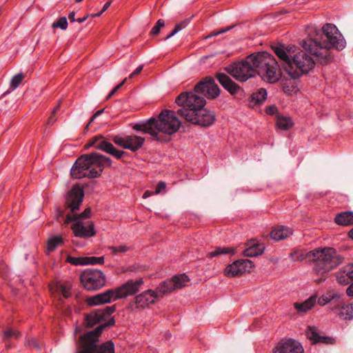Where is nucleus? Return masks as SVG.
Returning a JSON list of instances; mask_svg holds the SVG:
<instances>
[{
	"label": "nucleus",
	"instance_id": "1",
	"mask_svg": "<svg viewBox=\"0 0 353 353\" xmlns=\"http://www.w3.org/2000/svg\"><path fill=\"white\" fill-rule=\"evenodd\" d=\"M306 32L308 37L301 44L304 50L294 53L292 47L285 48L283 45L272 48L283 70L291 79H282L281 82L283 91L288 95H292L297 91V85L292 80L309 73L316 62L322 65L331 62V48L342 50L345 47V40L334 24L326 23L321 29L310 26Z\"/></svg>",
	"mask_w": 353,
	"mask_h": 353
},
{
	"label": "nucleus",
	"instance_id": "2",
	"mask_svg": "<svg viewBox=\"0 0 353 353\" xmlns=\"http://www.w3.org/2000/svg\"><path fill=\"white\" fill-rule=\"evenodd\" d=\"M175 103L179 107L176 111L163 110L158 116L135 123L132 129L149 134L151 141L166 143L181 126L176 114L192 124L199 125V82L195 83L192 91L180 93L175 99Z\"/></svg>",
	"mask_w": 353,
	"mask_h": 353
},
{
	"label": "nucleus",
	"instance_id": "3",
	"mask_svg": "<svg viewBox=\"0 0 353 353\" xmlns=\"http://www.w3.org/2000/svg\"><path fill=\"white\" fill-rule=\"evenodd\" d=\"M224 69L241 82L246 81L256 74L270 83L277 82L281 77L278 62L272 54L266 52L250 54L245 59L234 62Z\"/></svg>",
	"mask_w": 353,
	"mask_h": 353
},
{
	"label": "nucleus",
	"instance_id": "4",
	"mask_svg": "<svg viewBox=\"0 0 353 353\" xmlns=\"http://www.w3.org/2000/svg\"><path fill=\"white\" fill-rule=\"evenodd\" d=\"M112 160L110 157L94 152L82 154L77 159L70 169L72 179H95L99 177L105 167H111Z\"/></svg>",
	"mask_w": 353,
	"mask_h": 353
},
{
	"label": "nucleus",
	"instance_id": "5",
	"mask_svg": "<svg viewBox=\"0 0 353 353\" xmlns=\"http://www.w3.org/2000/svg\"><path fill=\"white\" fill-rule=\"evenodd\" d=\"M115 325L114 317L101 324L94 330L86 332L79 338V348L76 353H114V344L112 340L99 344V338L103 331Z\"/></svg>",
	"mask_w": 353,
	"mask_h": 353
},
{
	"label": "nucleus",
	"instance_id": "6",
	"mask_svg": "<svg viewBox=\"0 0 353 353\" xmlns=\"http://www.w3.org/2000/svg\"><path fill=\"white\" fill-rule=\"evenodd\" d=\"M311 265L314 274L323 276L342 263L343 258L332 248H317L312 250Z\"/></svg>",
	"mask_w": 353,
	"mask_h": 353
},
{
	"label": "nucleus",
	"instance_id": "7",
	"mask_svg": "<svg viewBox=\"0 0 353 353\" xmlns=\"http://www.w3.org/2000/svg\"><path fill=\"white\" fill-rule=\"evenodd\" d=\"M83 198L84 190L79 185H73L71 190L68 192L65 196V209H69L73 214H68L65 216L64 221L65 224H69L73 221H78L81 219H85L90 216L91 209L90 208H85L83 212L79 214H74L76 211L79 210Z\"/></svg>",
	"mask_w": 353,
	"mask_h": 353
},
{
	"label": "nucleus",
	"instance_id": "8",
	"mask_svg": "<svg viewBox=\"0 0 353 353\" xmlns=\"http://www.w3.org/2000/svg\"><path fill=\"white\" fill-rule=\"evenodd\" d=\"M80 281L87 290L96 291L105 285V276L102 271L89 268L81 273Z\"/></svg>",
	"mask_w": 353,
	"mask_h": 353
},
{
	"label": "nucleus",
	"instance_id": "9",
	"mask_svg": "<svg viewBox=\"0 0 353 353\" xmlns=\"http://www.w3.org/2000/svg\"><path fill=\"white\" fill-rule=\"evenodd\" d=\"M91 147H94L97 150L110 154L117 159H121L125 154H126V152L123 150H117L102 135H97L90 139L89 141L84 145V149L87 150Z\"/></svg>",
	"mask_w": 353,
	"mask_h": 353
},
{
	"label": "nucleus",
	"instance_id": "10",
	"mask_svg": "<svg viewBox=\"0 0 353 353\" xmlns=\"http://www.w3.org/2000/svg\"><path fill=\"white\" fill-rule=\"evenodd\" d=\"M189 281L188 276L185 274H180L173 276L170 279H167L161 282L155 291L160 297L165 294L172 292L175 289L181 288L185 286V283Z\"/></svg>",
	"mask_w": 353,
	"mask_h": 353
},
{
	"label": "nucleus",
	"instance_id": "11",
	"mask_svg": "<svg viewBox=\"0 0 353 353\" xmlns=\"http://www.w3.org/2000/svg\"><path fill=\"white\" fill-rule=\"evenodd\" d=\"M143 284V280L140 278L136 281L128 280L121 286L113 289L114 300L125 299L128 296H133L139 292L140 287Z\"/></svg>",
	"mask_w": 353,
	"mask_h": 353
},
{
	"label": "nucleus",
	"instance_id": "12",
	"mask_svg": "<svg viewBox=\"0 0 353 353\" xmlns=\"http://www.w3.org/2000/svg\"><path fill=\"white\" fill-rule=\"evenodd\" d=\"M159 296L155 290H148L137 295L134 301L130 302L128 309L135 310L138 308H145L150 304H153Z\"/></svg>",
	"mask_w": 353,
	"mask_h": 353
},
{
	"label": "nucleus",
	"instance_id": "13",
	"mask_svg": "<svg viewBox=\"0 0 353 353\" xmlns=\"http://www.w3.org/2000/svg\"><path fill=\"white\" fill-rule=\"evenodd\" d=\"M253 266L252 261L249 259H239L228 265L224 270V274L228 277H234L250 272Z\"/></svg>",
	"mask_w": 353,
	"mask_h": 353
},
{
	"label": "nucleus",
	"instance_id": "14",
	"mask_svg": "<svg viewBox=\"0 0 353 353\" xmlns=\"http://www.w3.org/2000/svg\"><path fill=\"white\" fill-rule=\"evenodd\" d=\"M200 93L207 99L213 100L220 95L221 90L212 77H207L200 81Z\"/></svg>",
	"mask_w": 353,
	"mask_h": 353
},
{
	"label": "nucleus",
	"instance_id": "15",
	"mask_svg": "<svg viewBox=\"0 0 353 353\" xmlns=\"http://www.w3.org/2000/svg\"><path fill=\"white\" fill-rule=\"evenodd\" d=\"M274 353H304L301 344L292 339L279 343L275 347Z\"/></svg>",
	"mask_w": 353,
	"mask_h": 353
},
{
	"label": "nucleus",
	"instance_id": "16",
	"mask_svg": "<svg viewBox=\"0 0 353 353\" xmlns=\"http://www.w3.org/2000/svg\"><path fill=\"white\" fill-rule=\"evenodd\" d=\"M114 300V292L113 289H110L105 292L97 294L94 296L88 297L85 300L87 304L90 306L99 305L109 303Z\"/></svg>",
	"mask_w": 353,
	"mask_h": 353
},
{
	"label": "nucleus",
	"instance_id": "17",
	"mask_svg": "<svg viewBox=\"0 0 353 353\" xmlns=\"http://www.w3.org/2000/svg\"><path fill=\"white\" fill-rule=\"evenodd\" d=\"M72 230L75 236L83 239H88L96 234L92 222L89 223L88 226H85L82 222L77 221L72 225Z\"/></svg>",
	"mask_w": 353,
	"mask_h": 353
},
{
	"label": "nucleus",
	"instance_id": "18",
	"mask_svg": "<svg viewBox=\"0 0 353 353\" xmlns=\"http://www.w3.org/2000/svg\"><path fill=\"white\" fill-rule=\"evenodd\" d=\"M305 335L312 343H325L333 344L335 342L334 339L330 336H322L318 332V329L315 327L308 326L305 331Z\"/></svg>",
	"mask_w": 353,
	"mask_h": 353
},
{
	"label": "nucleus",
	"instance_id": "19",
	"mask_svg": "<svg viewBox=\"0 0 353 353\" xmlns=\"http://www.w3.org/2000/svg\"><path fill=\"white\" fill-rule=\"evenodd\" d=\"M219 83L231 94L234 95L240 90V86L223 72H217L215 75Z\"/></svg>",
	"mask_w": 353,
	"mask_h": 353
},
{
	"label": "nucleus",
	"instance_id": "20",
	"mask_svg": "<svg viewBox=\"0 0 353 353\" xmlns=\"http://www.w3.org/2000/svg\"><path fill=\"white\" fill-rule=\"evenodd\" d=\"M331 302L335 303L336 305H341L343 303V295L332 290L327 291L318 299V304L321 306H324Z\"/></svg>",
	"mask_w": 353,
	"mask_h": 353
},
{
	"label": "nucleus",
	"instance_id": "21",
	"mask_svg": "<svg viewBox=\"0 0 353 353\" xmlns=\"http://www.w3.org/2000/svg\"><path fill=\"white\" fill-rule=\"evenodd\" d=\"M336 280L339 283L346 285L353 281V264L343 266L336 272Z\"/></svg>",
	"mask_w": 353,
	"mask_h": 353
},
{
	"label": "nucleus",
	"instance_id": "22",
	"mask_svg": "<svg viewBox=\"0 0 353 353\" xmlns=\"http://www.w3.org/2000/svg\"><path fill=\"white\" fill-rule=\"evenodd\" d=\"M248 248L243 252V254L247 257H254L262 254L265 250L263 243H259L254 240L250 241L247 244Z\"/></svg>",
	"mask_w": 353,
	"mask_h": 353
},
{
	"label": "nucleus",
	"instance_id": "23",
	"mask_svg": "<svg viewBox=\"0 0 353 353\" xmlns=\"http://www.w3.org/2000/svg\"><path fill=\"white\" fill-rule=\"evenodd\" d=\"M101 310H93L90 313L84 314V322L86 327H92L95 325L104 321L103 315Z\"/></svg>",
	"mask_w": 353,
	"mask_h": 353
},
{
	"label": "nucleus",
	"instance_id": "24",
	"mask_svg": "<svg viewBox=\"0 0 353 353\" xmlns=\"http://www.w3.org/2000/svg\"><path fill=\"white\" fill-rule=\"evenodd\" d=\"M332 310H339L338 316L343 320L353 319V303L345 305L344 302L340 305H336Z\"/></svg>",
	"mask_w": 353,
	"mask_h": 353
},
{
	"label": "nucleus",
	"instance_id": "25",
	"mask_svg": "<svg viewBox=\"0 0 353 353\" xmlns=\"http://www.w3.org/2000/svg\"><path fill=\"white\" fill-rule=\"evenodd\" d=\"M292 234L291 228L281 225L275 228L270 232V236L275 241H281L286 239Z\"/></svg>",
	"mask_w": 353,
	"mask_h": 353
},
{
	"label": "nucleus",
	"instance_id": "26",
	"mask_svg": "<svg viewBox=\"0 0 353 353\" xmlns=\"http://www.w3.org/2000/svg\"><path fill=\"white\" fill-rule=\"evenodd\" d=\"M316 299L317 296L316 294L312 295L302 303H294V307L299 313L306 312L315 305Z\"/></svg>",
	"mask_w": 353,
	"mask_h": 353
},
{
	"label": "nucleus",
	"instance_id": "27",
	"mask_svg": "<svg viewBox=\"0 0 353 353\" xmlns=\"http://www.w3.org/2000/svg\"><path fill=\"white\" fill-rule=\"evenodd\" d=\"M334 221L339 225L348 226L353 225V212L345 211L338 213L335 216Z\"/></svg>",
	"mask_w": 353,
	"mask_h": 353
},
{
	"label": "nucleus",
	"instance_id": "28",
	"mask_svg": "<svg viewBox=\"0 0 353 353\" xmlns=\"http://www.w3.org/2000/svg\"><path fill=\"white\" fill-rule=\"evenodd\" d=\"M314 255L312 250L304 252L301 250L294 249L291 253L289 254V258L292 259V261H302L305 259H307L310 262H311L312 256Z\"/></svg>",
	"mask_w": 353,
	"mask_h": 353
},
{
	"label": "nucleus",
	"instance_id": "29",
	"mask_svg": "<svg viewBox=\"0 0 353 353\" xmlns=\"http://www.w3.org/2000/svg\"><path fill=\"white\" fill-rule=\"evenodd\" d=\"M294 125V122L290 117L277 115L276 126L282 130H288Z\"/></svg>",
	"mask_w": 353,
	"mask_h": 353
},
{
	"label": "nucleus",
	"instance_id": "30",
	"mask_svg": "<svg viewBox=\"0 0 353 353\" xmlns=\"http://www.w3.org/2000/svg\"><path fill=\"white\" fill-rule=\"evenodd\" d=\"M216 119L215 114L210 110L203 112L200 117V126L208 127L212 125Z\"/></svg>",
	"mask_w": 353,
	"mask_h": 353
},
{
	"label": "nucleus",
	"instance_id": "31",
	"mask_svg": "<svg viewBox=\"0 0 353 353\" xmlns=\"http://www.w3.org/2000/svg\"><path fill=\"white\" fill-rule=\"evenodd\" d=\"M127 138L131 139L129 141V144L132 147H136L135 149H128L132 152H137L143 146L145 142V138L137 135H127Z\"/></svg>",
	"mask_w": 353,
	"mask_h": 353
},
{
	"label": "nucleus",
	"instance_id": "32",
	"mask_svg": "<svg viewBox=\"0 0 353 353\" xmlns=\"http://www.w3.org/2000/svg\"><path fill=\"white\" fill-rule=\"evenodd\" d=\"M131 140L127 138V136L123 137L122 135L118 134L112 137V141L124 149H135L136 147H132L129 144V141Z\"/></svg>",
	"mask_w": 353,
	"mask_h": 353
},
{
	"label": "nucleus",
	"instance_id": "33",
	"mask_svg": "<svg viewBox=\"0 0 353 353\" xmlns=\"http://www.w3.org/2000/svg\"><path fill=\"white\" fill-rule=\"evenodd\" d=\"M63 243V238L59 236H53L50 237L47 242V251L53 252L59 245Z\"/></svg>",
	"mask_w": 353,
	"mask_h": 353
},
{
	"label": "nucleus",
	"instance_id": "34",
	"mask_svg": "<svg viewBox=\"0 0 353 353\" xmlns=\"http://www.w3.org/2000/svg\"><path fill=\"white\" fill-rule=\"evenodd\" d=\"M267 91L264 88L259 89L257 92H254L250 97V102H254L259 104L265 101L267 98Z\"/></svg>",
	"mask_w": 353,
	"mask_h": 353
},
{
	"label": "nucleus",
	"instance_id": "35",
	"mask_svg": "<svg viewBox=\"0 0 353 353\" xmlns=\"http://www.w3.org/2000/svg\"><path fill=\"white\" fill-rule=\"evenodd\" d=\"M234 249L228 247H217L214 250L209 252L208 256L210 258L217 256L221 254H234Z\"/></svg>",
	"mask_w": 353,
	"mask_h": 353
},
{
	"label": "nucleus",
	"instance_id": "36",
	"mask_svg": "<svg viewBox=\"0 0 353 353\" xmlns=\"http://www.w3.org/2000/svg\"><path fill=\"white\" fill-rule=\"evenodd\" d=\"M85 256L74 257L68 255L65 261L73 265H85Z\"/></svg>",
	"mask_w": 353,
	"mask_h": 353
},
{
	"label": "nucleus",
	"instance_id": "37",
	"mask_svg": "<svg viewBox=\"0 0 353 353\" xmlns=\"http://www.w3.org/2000/svg\"><path fill=\"white\" fill-rule=\"evenodd\" d=\"M25 75L22 72L14 75L10 81V88H12V90H14L19 87Z\"/></svg>",
	"mask_w": 353,
	"mask_h": 353
},
{
	"label": "nucleus",
	"instance_id": "38",
	"mask_svg": "<svg viewBox=\"0 0 353 353\" xmlns=\"http://www.w3.org/2000/svg\"><path fill=\"white\" fill-rule=\"evenodd\" d=\"M68 23L65 17H60L57 21L52 24V28H60L61 30H65L68 27Z\"/></svg>",
	"mask_w": 353,
	"mask_h": 353
},
{
	"label": "nucleus",
	"instance_id": "39",
	"mask_svg": "<svg viewBox=\"0 0 353 353\" xmlns=\"http://www.w3.org/2000/svg\"><path fill=\"white\" fill-rule=\"evenodd\" d=\"M85 265H97V264H103L104 263V256H85Z\"/></svg>",
	"mask_w": 353,
	"mask_h": 353
},
{
	"label": "nucleus",
	"instance_id": "40",
	"mask_svg": "<svg viewBox=\"0 0 353 353\" xmlns=\"http://www.w3.org/2000/svg\"><path fill=\"white\" fill-rule=\"evenodd\" d=\"M165 26L164 20L160 19H159L155 26L152 28L150 31L151 36H156L159 34L161 28Z\"/></svg>",
	"mask_w": 353,
	"mask_h": 353
},
{
	"label": "nucleus",
	"instance_id": "41",
	"mask_svg": "<svg viewBox=\"0 0 353 353\" xmlns=\"http://www.w3.org/2000/svg\"><path fill=\"white\" fill-rule=\"evenodd\" d=\"M103 313L104 321L107 319V318L113 314L116 311V305H113L111 306H106L103 309H99Z\"/></svg>",
	"mask_w": 353,
	"mask_h": 353
},
{
	"label": "nucleus",
	"instance_id": "42",
	"mask_svg": "<svg viewBox=\"0 0 353 353\" xmlns=\"http://www.w3.org/2000/svg\"><path fill=\"white\" fill-rule=\"evenodd\" d=\"M19 332L17 331H13L10 329H7L3 331V339L6 341L10 339L11 337L18 338L19 336Z\"/></svg>",
	"mask_w": 353,
	"mask_h": 353
},
{
	"label": "nucleus",
	"instance_id": "43",
	"mask_svg": "<svg viewBox=\"0 0 353 353\" xmlns=\"http://www.w3.org/2000/svg\"><path fill=\"white\" fill-rule=\"evenodd\" d=\"M108 249L110 250L113 254H117L119 252H126L130 248L124 245H119L118 247L109 246Z\"/></svg>",
	"mask_w": 353,
	"mask_h": 353
},
{
	"label": "nucleus",
	"instance_id": "44",
	"mask_svg": "<svg viewBox=\"0 0 353 353\" xmlns=\"http://www.w3.org/2000/svg\"><path fill=\"white\" fill-rule=\"evenodd\" d=\"M25 345L28 348L40 350V346L37 340L34 338L28 339Z\"/></svg>",
	"mask_w": 353,
	"mask_h": 353
},
{
	"label": "nucleus",
	"instance_id": "45",
	"mask_svg": "<svg viewBox=\"0 0 353 353\" xmlns=\"http://www.w3.org/2000/svg\"><path fill=\"white\" fill-rule=\"evenodd\" d=\"M127 78H125L120 83L117 85L107 96L106 99H110L125 83Z\"/></svg>",
	"mask_w": 353,
	"mask_h": 353
},
{
	"label": "nucleus",
	"instance_id": "46",
	"mask_svg": "<svg viewBox=\"0 0 353 353\" xmlns=\"http://www.w3.org/2000/svg\"><path fill=\"white\" fill-rule=\"evenodd\" d=\"M190 21V19H185L184 21L176 23L174 28V32L177 33L178 32L181 30L183 28H185L187 26V24L189 23Z\"/></svg>",
	"mask_w": 353,
	"mask_h": 353
},
{
	"label": "nucleus",
	"instance_id": "47",
	"mask_svg": "<svg viewBox=\"0 0 353 353\" xmlns=\"http://www.w3.org/2000/svg\"><path fill=\"white\" fill-rule=\"evenodd\" d=\"M166 188V183L164 181H159L155 189L154 194H159Z\"/></svg>",
	"mask_w": 353,
	"mask_h": 353
},
{
	"label": "nucleus",
	"instance_id": "48",
	"mask_svg": "<svg viewBox=\"0 0 353 353\" xmlns=\"http://www.w3.org/2000/svg\"><path fill=\"white\" fill-rule=\"evenodd\" d=\"M61 294L63 295V296L65 299L69 298L71 295L70 289L63 285H61Z\"/></svg>",
	"mask_w": 353,
	"mask_h": 353
},
{
	"label": "nucleus",
	"instance_id": "49",
	"mask_svg": "<svg viewBox=\"0 0 353 353\" xmlns=\"http://www.w3.org/2000/svg\"><path fill=\"white\" fill-rule=\"evenodd\" d=\"M111 3H112V1H111L106 2V3L104 4V6H103V7L102 10H101L100 12H99L98 13H96V14H92V16L93 17H100V16L102 14V13H103V12H104L105 10H107L108 9V8H109V7L110 6V5H111Z\"/></svg>",
	"mask_w": 353,
	"mask_h": 353
},
{
	"label": "nucleus",
	"instance_id": "50",
	"mask_svg": "<svg viewBox=\"0 0 353 353\" xmlns=\"http://www.w3.org/2000/svg\"><path fill=\"white\" fill-rule=\"evenodd\" d=\"M265 113L269 115H274L277 112V108L275 105H269L265 108Z\"/></svg>",
	"mask_w": 353,
	"mask_h": 353
},
{
	"label": "nucleus",
	"instance_id": "51",
	"mask_svg": "<svg viewBox=\"0 0 353 353\" xmlns=\"http://www.w3.org/2000/svg\"><path fill=\"white\" fill-rule=\"evenodd\" d=\"M206 104V101L204 98L200 97V117H201V114L203 112L208 111V110L205 109L204 106Z\"/></svg>",
	"mask_w": 353,
	"mask_h": 353
},
{
	"label": "nucleus",
	"instance_id": "52",
	"mask_svg": "<svg viewBox=\"0 0 353 353\" xmlns=\"http://www.w3.org/2000/svg\"><path fill=\"white\" fill-rule=\"evenodd\" d=\"M65 216V211L60 208H58L56 211V217L57 220L63 219Z\"/></svg>",
	"mask_w": 353,
	"mask_h": 353
},
{
	"label": "nucleus",
	"instance_id": "53",
	"mask_svg": "<svg viewBox=\"0 0 353 353\" xmlns=\"http://www.w3.org/2000/svg\"><path fill=\"white\" fill-rule=\"evenodd\" d=\"M143 65H139L132 73H131L129 76L130 79H132L135 76L138 75L143 70Z\"/></svg>",
	"mask_w": 353,
	"mask_h": 353
},
{
	"label": "nucleus",
	"instance_id": "54",
	"mask_svg": "<svg viewBox=\"0 0 353 353\" xmlns=\"http://www.w3.org/2000/svg\"><path fill=\"white\" fill-rule=\"evenodd\" d=\"M346 294L348 296H353V282L347 288Z\"/></svg>",
	"mask_w": 353,
	"mask_h": 353
},
{
	"label": "nucleus",
	"instance_id": "55",
	"mask_svg": "<svg viewBox=\"0 0 353 353\" xmlns=\"http://www.w3.org/2000/svg\"><path fill=\"white\" fill-rule=\"evenodd\" d=\"M226 31H227V30H222V31L217 32H214V33H213V34H208V35H207V36H203V39H209V38H212V37H214V36L218 35V34H220V33L225 32H226Z\"/></svg>",
	"mask_w": 353,
	"mask_h": 353
},
{
	"label": "nucleus",
	"instance_id": "56",
	"mask_svg": "<svg viewBox=\"0 0 353 353\" xmlns=\"http://www.w3.org/2000/svg\"><path fill=\"white\" fill-rule=\"evenodd\" d=\"M68 19L71 23L77 21V19H75V12L74 11L69 13Z\"/></svg>",
	"mask_w": 353,
	"mask_h": 353
},
{
	"label": "nucleus",
	"instance_id": "57",
	"mask_svg": "<svg viewBox=\"0 0 353 353\" xmlns=\"http://www.w3.org/2000/svg\"><path fill=\"white\" fill-rule=\"evenodd\" d=\"M61 107V101L58 103V104L54 108L52 113V114H54L58 112V110L60 109Z\"/></svg>",
	"mask_w": 353,
	"mask_h": 353
},
{
	"label": "nucleus",
	"instance_id": "58",
	"mask_svg": "<svg viewBox=\"0 0 353 353\" xmlns=\"http://www.w3.org/2000/svg\"><path fill=\"white\" fill-rule=\"evenodd\" d=\"M54 114H52V113L48 119V124L52 125L54 123L55 119H54Z\"/></svg>",
	"mask_w": 353,
	"mask_h": 353
},
{
	"label": "nucleus",
	"instance_id": "59",
	"mask_svg": "<svg viewBox=\"0 0 353 353\" xmlns=\"http://www.w3.org/2000/svg\"><path fill=\"white\" fill-rule=\"evenodd\" d=\"M154 193L150 190H147L144 192L143 195V198L145 199L148 196H150L151 195H152Z\"/></svg>",
	"mask_w": 353,
	"mask_h": 353
},
{
	"label": "nucleus",
	"instance_id": "60",
	"mask_svg": "<svg viewBox=\"0 0 353 353\" xmlns=\"http://www.w3.org/2000/svg\"><path fill=\"white\" fill-rule=\"evenodd\" d=\"M88 15L85 16V17H83L82 18H78V19H77V21L80 23H83V22H84L88 19Z\"/></svg>",
	"mask_w": 353,
	"mask_h": 353
},
{
	"label": "nucleus",
	"instance_id": "61",
	"mask_svg": "<svg viewBox=\"0 0 353 353\" xmlns=\"http://www.w3.org/2000/svg\"><path fill=\"white\" fill-rule=\"evenodd\" d=\"M176 32H174V30L169 34H168L165 38H164V40H167L170 38H171L172 37H173L174 34H176Z\"/></svg>",
	"mask_w": 353,
	"mask_h": 353
},
{
	"label": "nucleus",
	"instance_id": "62",
	"mask_svg": "<svg viewBox=\"0 0 353 353\" xmlns=\"http://www.w3.org/2000/svg\"><path fill=\"white\" fill-rule=\"evenodd\" d=\"M103 110H97L94 114V115L97 117H99V115H101L103 112Z\"/></svg>",
	"mask_w": 353,
	"mask_h": 353
},
{
	"label": "nucleus",
	"instance_id": "63",
	"mask_svg": "<svg viewBox=\"0 0 353 353\" xmlns=\"http://www.w3.org/2000/svg\"><path fill=\"white\" fill-rule=\"evenodd\" d=\"M96 117L93 114L89 120L88 125H90L95 119Z\"/></svg>",
	"mask_w": 353,
	"mask_h": 353
},
{
	"label": "nucleus",
	"instance_id": "64",
	"mask_svg": "<svg viewBox=\"0 0 353 353\" xmlns=\"http://www.w3.org/2000/svg\"><path fill=\"white\" fill-rule=\"evenodd\" d=\"M348 236L353 239V228L349 231L348 232Z\"/></svg>",
	"mask_w": 353,
	"mask_h": 353
}]
</instances>
